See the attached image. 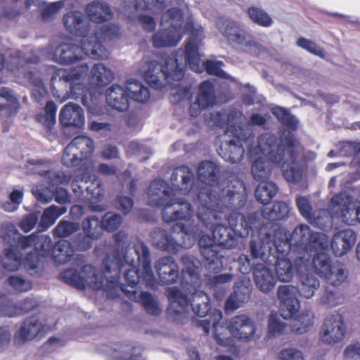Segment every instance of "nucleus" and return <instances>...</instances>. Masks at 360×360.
<instances>
[{
	"mask_svg": "<svg viewBox=\"0 0 360 360\" xmlns=\"http://www.w3.org/2000/svg\"><path fill=\"white\" fill-rule=\"evenodd\" d=\"M127 235L119 231L114 235L115 249L112 259L107 256L103 264V272H100L91 264H86L80 271L74 269H68L60 274V278L65 283L79 289L85 290L87 287L96 290L104 288L108 298L119 297L122 292L131 301L141 304L145 311L151 315H158L161 310L153 295L148 292L127 290L124 285L120 283V276L123 269L126 268L124 277L127 285L131 288L140 283L148 287L155 280L151 267L150 251L143 242L134 245V252L137 257L139 266L136 261L129 256L130 244L127 241Z\"/></svg>",
	"mask_w": 360,
	"mask_h": 360,
	"instance_id": "nucleus-1",
	"label": "nucleus"
},
{
	"mask_svg": "<svg viewBox=\"0 0 360 360\" xmlns=\"http://www.w3.org/2000/svg\"><path fill=\"white\" fill-rule=\"evenodd\" d=\"M274 234L266 233L259 240L252 239L249 244L252 259L275 266L280 281L288 282L293 277V265L290 259L304 257L309 258L312 252H323L327 248L323 234L314 232L310 227L302 224L295 228L291 235L281 226H274Z\"/></svg>",
	"mask_w": 360,
	"mask_h": 360,
	"instance_id": "nucleus-2",
	"label": "nucleus"
},
{
	"mask_svg": "<svg viewBox=\"0 0 360 360\" xmlns=\"http://www.w3.org/2000/svg\"><path fill=\"white\" fill-rule=\"evenodd\" d=\"M222 194V198H217L209 188L202 191L197 217L202 226L212 231L219 246L231 249L237 245L238 237L248 236L257 226V216L252 213L246 217L240 212L247 202L246 192L226 188Z\"/></svg>",
	"mask_w": 360,
	"mask_h": 360,
	"instance_id": "nucleus-3",
	"label": "nucleus"
},
{
	"mask_svg": "<svg viewBox=\"0 0 360 360\" xmlns=\"http://www.w3.org/2000/svg\"><path fill=\"white\" fill-rule=\"evenodd\" d=\"M258 148L262 153H267L268 158L259 155L250 157L251 172L257 181L267 179L272 171L273 164L281 169L284 179L290 184L299 183L303 175V169L298 159L302 148L295 135L290 131L283 132L278 139L274 134H264L258 139Z\"/></svg>",
	"mask_w": 360,
	"mask_h": 360,
	"instance_id": "nucleus-4",
	"label": "nucleus"
},
{
	"mask_svg": "<svg viewBox=\"0 0 360 360\" xmlns=\"http://www.w3.org/2000/svg\"><path fill=\"white\" fill-rule=\"evenodd\" d=\"M148 205L163 207L162 218L165 223H174L171 231L193 236L198 231L193 217L191 204L184 199L176 198L173 189L163 180L152 181L148 188Z\"/></svg>",
	"mask_w": 360,
	"mask_h": 360,
	"instance_id": "nucleus-5",
	"label": "nucleus"
},
{
	"mask_svg": "<svg viewBox=\"0 0 360 360\" xmlns=\"http://www.w3.org/2000/svg\"><path fill=\"white\" fill-rule=\"evenodd\" d=\"M66 30L75 37H81L80 46L71 43L60 44L55 56L63 64H72L83 59V54L96 59L107 56V50L98 40V36H89L90 22L85 20L79 11H70L63 16Z\"/></svg>",
	"mask_w": 360,
	"mask_h": 360,
	"instance_id": "nucleus-6",
	"label": "nucleus"
},
{
	"mask_svg": "<svg viewBox=\"0 0 360 360\" xmlns=\"http://www.w3.org/2000/svg\"><path fill=\"white\" fill-rule=\"evenodd\" d=\"M309 258L299 257L295 261L293 274L298 276L300 283L297 286L291 285H280L277 290V296L281 301V315L285 319L295 317L300 309V302L297 294L309 299L314 295V290L320 285L317 277L308 271Z\"/></svg>",
	"mask_w": 360,
	"mask_h": 360,
	"instance_id": "nucleus-7",
	"label": "nucleus"
},
{
	"mask_svg": "<svg viewBox=\"0 0 360 360\" xmlns=\"http://www.w3.org/2000/svg\"><path fill=\"white\" fill-rule=\"evenodd\" d=\"M89 72V67L86 63H82L70 69H56L50 82L53 97L61 102L69 98L72 99L80 98L82 103L86 107H89L90 104L87 98L89 89L84 83Z\"/></svg>",
	"mask_w": 360,
	"mask_h": 360,
	"instance_id": "nucleus-8",
	"label": "nucleus"
},
{
	"mask_svg": "<svg viewBox=\"0 0 360 360\" xmlns=\"http://www.w3.org/2000/svg\"><path fill=\"white\" fill-rule=\"evenodd\" d=\"M219 320L212 323L214 338L218 345L228 346L231 342V338L225 335L227 330L231 335L243 341H248L255 337L256 326L255 322L247 315L240 314L231 319L228 327L226 328L219 324V320L222 318L221 311L218 314Z\"/></svg>",
	"mask_w": 360,
	"mask_h": 360,
	"instance_id": "nucleus-9",
	"label": "nucleus"
},
{
	"mask_svg": "<svg viewBox=\"0 0 360 360\" xmlns=\"http://www.w3.org/2000/svg\"><path fill=\"white\" fill-rule=\"evenodd\" d=\"M184 68L179 67L176 58L168 57L162 65L157 60L148 61L143 71V77L149 86L155 89H161L164 84L160 79L167 83L180 81L184 76Z\"/></svg>",
	"mask_w": 360,
	"mask_h": 360,
	"instance_id": "nucleus-10",
	"label": "nucleus"
},
{
	"mask_svg": "<svg viewBox=\"0 0 360 360\" xmlns=\"http://www.w3.org/2000/svg\"><path fill=\"white\" fill-rule=\"evenodd\" d=\"M219 167L213 162L204 160L200 163L198 168V176L199 180L202 181L205 186L199 191L198 194V200L200 193L205 188H209L212 195L214 197L216 196L217 198H222V195H224L222 191L226 188H229V190L236 189L238 192H246L243 182L237 179L228 181L226 186L222 188L217 187L218 191H216L214 188L219 184Z\"/></svg>",
	"mask_w": 360,
	"mask_h": 360,
	"instance_id": "nucleus-11",
	"label": "nucleus"
},
{
	"mask_svg": "<svg viewBox=\"0 0 360 360\" xmlns=\"http://www.w3.org/2000/svg\"><path fill=\"white\" fill-rule=\"evenodd\" d=\"M202 32V30L199 29L192 30L191 36L185 44V61L193 72L200 73L204 68L208 75L221 76L223 72L221 69V62L207 60L202 63V66L200 65L198 44Z\"/></svg>",
	"mask_w": 360,
	"mask_h": 360,
	"instance_id": "nucleus-12",
	"label": "nucleus"
},
{
	"mask_svg": "<svg viewBox=\"0 0 360 360\" xmlns=\"http://www.w3.org/2000/svg\"><path fill=\"white\" fill-rule=\"evenodd\" d=\"M220 33L232 46L252 48L257 45L252 34L243 28L238 22L230 18H221L217 22Z\"/></svg>",
	"mask_w": 360,
	"mask_h": 360,
	"instance_id": "nucleus-13",
	"label": "nucleus"
},
{
	"mask_svg": "<svg viewBox=\"0 0 360 360\" xmlns=\"http://www.w3.org/2000/svg\"><path fill=\"white\" fill-rule=\"evenodd\" d=\"M312 264L316 274L323 277L327 283L333 286L341 285L347 278L342 265L331 264L329 255L324 252L313 255Z\"/></svg>",
	"mask_w": 360,
	"mask_h": 360,
	"instance_id": "nucleus-14",
	"label": "nucleus"
},
{
	"mask_svg": "<svg viewBox=\"0 0 360 360\" xmlns=\"http://www.w3.org/2000/svg\"><path fill=\"white\" fill-rule=\"evenodd\" d=\"M92 177V167L84 169L83 173L76 176L71 181V188L75 195L80 197L86 193V197L90 200H99L103 197V188L100 181L95 179L89 186H84L80 183L87 184Z\"/></svg>",
	"mask_w": 360,
	"mask_h": 360,
	"instance_id": "nucleus-15",
	"label": "nucleus"
},
{
	"mask_svg": "<svg viewBox=\"0 0 360 360\" xmlns=\"http://www.w3.org/2000/svg\"><path fill=\"white\" fill-rule=\"evenodd\" d=\"M346 333L344 319L339 313L327 316L321 327L319 335L322 342L333 345L340 342Z\"/></svg>",
	"mask_w": 360,
	"mask_h": 360,
	"instance_id": "nucleus-16",
	"label": "nucleus"
},
{
	"mask_svg": "<svg viewBox=\"0 0 360 360\" xmlns=\"http://www.w3.org/2000/svg\"><path fill=\"white\" fill-rule=\"evenodd\" d=\"M198 245L202 256L205 261V267L210 273L217 274L222 269L221 259L223 256L218 250V245L214 236L207 234L202 235L199 240Z\"/></svg>",
	"mask_w": 360,
	"mask_h": 360,
	"instance_id": "nucleus-17",
	"label": "nucleus"
},
{
	"mask_svg": "<svg viewBox=\"0 0 360 360\" xmlns=\"http://www.w3.org/2000/svg\"><path fill=\"white\" fill-rule=\"evenodd\" d=\"M331 203L338 207L336 211L340 213L342 221L348 225L360 223V206L354 209L352 198L346 193H340L333 196Z\"/></svg>",
	"mask_w": 360,
	"mask_h": 360,
	"instance_id": "nucleus-18",
	"label": "nucleus"
},
{
	"mask_svg": "<svg viewBox=\"0 0 360 360\" xmlns=\"http://www.w3.org/2000/svg\"><path fill=\"white\" fill-rule=\"evenodd\" d=\"M181 262L183 266L181 274V285L188 290H190L188 286L195 290L201 283L200 261L193 255H185L181 257Z\"/></svg>",
	"mask_w": 360,
	"mask_h": 360,
	"instance_id": "nucleus-19",
	"label": "nucleus"
},
{
	"mask_svg": "<svg viewBox=\"0 0 360 360\" xmlns=\"http://www.w3.org/2000/svg\"><path fill=\"white\" fill-rule=\"evenodd\" d=\"M216 102L214 84L208 81H203L199 85V92L196 101L189 107L191 117H197L204 109L212 107Z\"/></svg>",
	"mask_w": 360,
	"mask_h": 360,
	"instance_id": "nucleus-20",
	"label": "nucleus"
},
{
	"mask_svg": "<svg viewBox=\"0 0 360 360\" xmlns=\"http://www.w3.org/2000/svg\"><path fill=\"white\" fill-rule=\"evenodd\" d=\"M37 307V302L32 297H26L18 305L13 303L8 297L0 292V316H18L32 311Z\"/></svg>",
	"mask_w": 360,
	"mask_h": 360,
	"instance_id": "nucleus-21",
	"label": "nucleus"
},
{
	"mask_svg": "<svg viewBox=\"0 0 360 360\" xmlns=\"http://www.w3.org/2000/svg\"><path fill=\"white\" fill-rule=\"evenodd\" d=\"M59 122L63 127L82 129L85 123L84 110L78 104L68 103L59 112Z\"/></svg>",
	"mask_w": 360,
	"mask_h": 360,
	"instance_id": "nucleus-22",
	"label": "nucleus"
},
{
	"mask_svg": "<svg viewBox=\"0 0 360 360\" xmlns=\"http://www.w3.org/2000/svg\"><path fill=\"white\" fill-rule=\"evenodd\" d=\"M252 285L250 282L238 281L235 283L233 292L227 298L224 309L226 311H233L242 304L248 302L251 297Z\"/></svg>",
	"mask_w": 360,
	"mask_h": 360,
	"instance_id": "nucleus-23",
	"label": "nucleus"
},
{
	"mask_svg": "<svg viewBox=\"0 0 360 360\" xmlns=\"http://www.w3.org/2000/svg\"><path fill=\"white\" fill-rule=\"evenodd\" d=\"M356 241V233L351 229H347L334 234L330 247L336 257H342L352 248Z\"/></svg>",
	"mask_w": 360,
	"mask_h": 360,
	"instance_id": "nucleus-24",
	"label": "nucleus"
},
{
	"mask_svg": "<svg viewBox=\"0 0 360 360\" xmlns=\"http://www.w3.org/2000/svg\"><path fill=\"white\" fill-rule=\"evenodd\" d=\"M155 269L160 281L165 285L175 283L179 277V266L174 258L168 256L159 259Z\"/></svg>",
	"mask_w": 360,
	"mask_h": 360,
	"instance_id": "nucleus-25",
	"label": "nucleus"
},
{
	"mask_svg": "<svg viewBox=\"0 0 360 360\" xmlns=\"http://www.w3.org/2000/svg\"><path fill=\"white\" fill-rule=\"evenodd\" d=\"M181 39L180 25H171L168 28L161 29L153 34L152 43L155 48L174 46Z\"/></svg>",
	"mask_w": 360,
	"mask_h": 360,
	"instance_id": "nucleus-26",
	"label": "nucleus"
},
{
	"mask_svg": "<svg viewBox=\"0 0 360 360\" xmlns=\"http://www.w3.org/2000/svg\"><path fill=\"white\" fill-rule=\"evenodd\" d=\"M219 155L231 163L241 162L245 155V149L240 137L235 136L229 141L223 142L219 149Z\"/></svg>",
	"mask_w": 360,
	"mask_h": 360,
	"instance_id": "nucleus-27",
	"label": "nucleus"
},
{
	"mask_svg": "<svg viewBox=\"0 0 360 360\" xmlns=\"http://www.w3.org/2000/svg\"><path fill=\"white\" fill-rule=\"evenodd\" d=\"M106 103L120 112H124L129 107V95L125 89L118 84L112 85L106 91Z\"/></svg>",
	"mask_w": 360,
	"mask_h": 360,
	"instance_id": "nucleus-28",
	"label": "nucleus"
},
{
	"mask_svg": "<svg viewBox=\"0 0 360 360\" xmlns=\"http://www.w3.org/2000/svg\"><path fill=\"white\" fill-rule=\"evenodd\" d=\"M254 281L258 289L263 292L271 291L276 285V278L271 270L263 264H256L253 271Z\"/></svg>",
	"mask_w": 360,
	"mask_h": 360,
	"instance_id": "nucleus-29",
	"label": "nucleus"
},
{
	"mask_svg": "<svg viewBox=\"0 0 360 360\" xmlns=\"http://www.w3.org/2000/svg\"><path fill=\"white\" fill-rule=\"evenodd\" d=\"M85 11L89 20L97 24L108 21L113 16L110 6L103 2L93 1L86 6Z\"/></svg>",
	"mask_w": 360,
	"mask_h": 360,
	"instance_id": "nucleus-30",
	"label": "nucleus"
},
{
	"mask_svg": "<svg viewBox=\"0 0 360 360\" xmlns=\"http://www.w3.org/2000/svg\"><path fill=\"white\" fill-rule=\"evenodd\" d=\"M290 212V208L287 203L282 201L275 202L271 208L264 207L262 210V217L272 222L271 229L272 231H269L274 234V229L275 225L279 226L275 223L276 221L283 220L288 217Z\"/></svg>",
	"mask_w": 360,
	"mask_h": 360,
	"instance_id": "nucleus-31",
	"label": "nucleus"
},
{
	"mask_svg": "<svg viewBox=\"0 0 360 360\" xmlns=\"http://www.w3.org/2000/svg\"><path fill=\"white\" fill-rule=\"evenodd\" d=\"M153 243L158 249L172 253L178 252L179 248V245L172 235L160 228L154 231Z\"/></svg>",
	"mask_w": 360,
	"mask_h": 360,
	"instance_id": "nucleus-32",
	"label": "nucleus"
},
{
	"mask_svg": "<svg viewBox=\"0 0 360 360\" xmlns=\"http://www.w3.org/2000/svg\"><path fill=\"white\" fill-rule=\"evenodd\" d=\"M189 305L195 314L205 317L211 309L209 296L202 290H195L189 299Z\"/></svg>",
	"mask_w": 360,
	"mask_h": 360,
	"instance_id": "nucleus-33",
	"label": "nucleus"
},
{
	"mask_svg": "<svg viewBox=\"0 0 360 360\" xmlns=\"http://www.w3.org/2000/svg\"><path fill=\"white\" fill-rule=\"evenodd\" d=\"M42 328L41 323L37 317H30L23 321L18 330V337L23 342L31 340L40 334Z\"/></svg>",
	"mask_w": 360,
	"mask_h": 360,
	"instance_id": "nucleus-34",
	"label": "nucleus"
},
{
	"mask_svg": "<svg viewBox=\"0 0 360 360\" xmlns=\"http://www.w3.org/2000/svg\"><path fill=\"white\" fill-rule=\"evenodd\" d=\"M75 255L72 244L66 240H60L55 243L52 249V256L55 262L63 264L71 260Z\"/></svg>",
	"mask_w": 360,
	"mask_h": 360,
	"instance_id": "nucleus-35",
	"label": "nucleus"
},
{
	"mask_svg": "<svg viewBox=\"0 0 360 360\" xmlns=\"http://www.w3.org/2000/svg\"><path fill=\"white\" fill-rule=\"evenodd\" d=\"M70 143L82 161L91 158L94 151V143L91 138L83 135L77 136Z\"/></svg>",
	"mask_w": 360,
	"mask_h": 360,
	"instance_id": "nucleus-36",
	"label": "nucleus"
},
{
	"mask_svg": "<svg viewBox=\"0 0 360 360\" xmlns=\"http://www.w3.org/2000/svg\"><path fill=\"white\" fill-rule=\"evenodd\" d=\"M58 107L53 101H47L44 108V113L39 112L35 115V120L41 124L47 131H51L56 122Z\"/></svg>",
	"mask_w": 360,
	"mask_h": 360,
	"instance_id": "nucleus-37",
	"label": "nucleus"
},
{
	"mask_svg": "<svg viewBox=\"0 0 360 360\" xmlns=\"http://www.w3.org/2000/svg\"><path fill=\"white\" fill-rule=\"evenodd\" d=\"M0 97L5 98L10 103V104L0 103V112L5 111V116L7 117L16 115L20 108V103L17 97L13 94V91L8 87H1Z\"/></svg>",
	"mask_w": 360,
	"mask_h": 360,
	"instance_id": "nucleus-38",
	"label": "nucleus"
},
{
	"mask_svg": "<svg viewBox=\"0 0 360 360\" xmlns=\"http://www.w3.org/2000/svg\"><path fill=\"white\" fill-rule=\"evenodd\" d=\"M260 181L255 189V195L258 202L266 205L276 195L278 188L277 185L272 181L265 180Z\"/></svg>",
	"mask_w": 360,
	"mask_h": 360,
	"instance_id": "nucleus-39",
	"label": "nucleus"
},
{
	"mask_svg": "<svg viewBox=\"0 0 360 360\" xmlns=\"http://www.w3.org/2000/svg\"><path fill=\"white\" fill-rule=\"evenodd\" d=\"M67 212V209L65 207H58L56 205H51L46 208L41 217V219L39 222V229L41 231L47 230L51 226H52L58 218Z\"/></svg>",
	"mask_w": 360,
	"mask_h": 360,
	"instance_id": "nucleus-40",
	"label": "nucleus"
},
{
	"mask_svg": "<svg viewBox=\"0 0 360 360\" xmlns=\"http://www.w3.org/2000/svg\"><path fill=\"white\" fill-rule=\"evenodd\" d=\"M125 90L129 95V98L139 103H146L150 96L148 89L136 80L129 81Z\"/></svg>",
	"mask_w": 360,
	"mask_h": 360,
	"instance_id": "nucleus-41",
	"label": "nucleus"
},
{
	"mask_svg": "<svg viewBox=\"0 0 360 360\" xmlns=\"http://www.w3.org/2000/svg\"><path fill=\"white\" fill-rule=\"evenodd\" d=\"M179 177L181 179V189L185 190L186 193H190L194 185V174L192 170L186 165L177 167L172 174V179L176 181Z\"/></svg>",
	"mask_w": 360,
	"mask_h": 360,
	"instance_id": "nucleus-42",
	"label": "nucleus"
},
{
	"mask_svg": "<svg viewBox=\"0 0 360 360\" xmlns=\"http://www.w3.org/2000/svg\"><path fill=\"white\" fill-rule=\"evenodd\" d=\"M90 74L91 80L98 86H106L114 78V73L101 63L94 65Z\"/></svg>",
	"mask_w": 360,
	"mask_h": 360,
	"instance_id": "nucleus-43",
	"label": "nucleus"
},
{
	"mask_svg": "<svg viewBox=\"0 0 360 360\" xmlns=\"http://www.w3.org/2000/svg\"><path fill=\"white\" fill-rule=\"evenodd\" d=\"M82 226L85 236L91 239H98L103 233L102 221L96 216L84 219Z\"/></svg>",
	"mask_w": 360,
	"mask_h": 360,
	"instance_id": "nucleus-44",
	"label": "nucleus"
},
{
	"mask_svg": "<svg viewBox=\"0 0 360 360\" xmlns=\"http://www.w3.org/2000/svg\"><path fill=\"white\" fill-rule=\"evenodd\" d=\"M23 77L34 85L32 91L33 101L38 103H41L48 94V91L44 86L43 81L41 79L34 78V73L30 70L25 71L23 72Z\"/></svg>",
	"mask_w": 360,
	"mask_h": 360,
	"instance_id": "nucleus-45",
	"label": "nucleus"
},
{
	"mask_svg": "<svg viewBox=\"0 0 360 360\" xmlns=\"http://www.w3.org/2000/svg\"><path fill=\"white\" fill-rule=\"evenodd\" d=\"M0 264L5 270L15 271L21 266L20 255L12 248H6L0 259Z\"/></svg>",
	"mask_w": 360,
	"mask_h": 360,
	"instance_id": "nucleus-46",
	"label": "nucleus"
},
{
	"mask_svg": "<svg viewBox=\"0 0 360 360\" xmlns=\"http://www.w3.org/2000/svg\"><path fill=\"white\" fill-rule=\"evenodd\" d=\"M120 30L119 26L114 24H111L109 26H102L95 29L93 32H91V28L90 27L89 36H98V40L105 48L103 42L107 39L111 40L118 38L120 35Z\"/></svg>",
	"mask_w": 360,
	"mask_h": 360,
	"instance_id": "nucleus-47",
	"label": "nucleus"
},
{
	"mask_svg": "<svg viewBox=\"0 0 360 360\" xmlns=\"http://www.w3.org/2000/svg\"><path fill=\"white\" fill-rule=\"evenodd\" d=\"M247 14L254 23L263 27H269L274 22L271 17L265 11L256 6L248 8Z\"/></svg>",
	"mask_w": 360,
	"mask_h": 360,
	"instance_id": "nucleus-48",
	"label": "nucleus"
},
{
	"mask_svg": "<svg viewBox=\"0 0 360 360\" xmlns=\"http://www.w3.org/2000/svg\"><path fill=\"white\" fill-rule=\"evenodd\" d=\"M79 229V225L77 222L62 219L53 229L52 233L55 238H63L70 236Z\"/></svg>",
	"mask_w": 360,
	"mask_h": 360,
	"instance_id": "nucleus-49",
	"label": "nucleus"
},
{
	"mask_svg": "<svg viewBox=\"0 0 360 360\" xmlns=\"http://www.w3.org/2000/svg\"><path fill=\"white\" fill-rule=\"evenodd\" d=\"M314 324V316L311 312L302 313L292 322V330L296 334H303Z\"/></svg>",
	"mask_w": 360,
	"mask_h": 360,
	"instance_id": "nucleus-50",
	"label": "nucleus"
},
{
	"mask_svg": "<svg viewBox=\"0 0 360 360\" xmlns=\"http://www.w3.org/2000/svg\"><path fill=\"white\" fill-rule=\"evenodd\" d=\"M272 114L284 126L295 129L297 127V121L294 116L290 113V111L285 108L276 106L271 110Z\"/></svg>",
	"mask_w": 360,
	"mask_h": 360,
	"instance_id": "nucleus-51",
	"label": "nucleus"
},
{
	"mask_svg": "<svg viewBox=\"0 0 360 360\" xmlns=\"http://www.w3.org/2000/svg\"><path fill=\"white\" fill-rule=\"evenodd\" d=\"M165 294L172 304H178L185 311L189 306V299L177 287L168 288Z\"/></svg>",
	"mask_w": 360,
	"mask_h": 360,
	"instance_id": "nucleus-52",
	"label": "nucleus"
},
{
	"mask_svg": "<svg viewBox=\"0 0 360 360\" xmlns=\"http://www.w3.org/2000/svg\"><path fill=\"white\" fill-rule=\"evenodd\" d=\"M101 221L103 230L113 232L121 226L123 218L119 214L108 212L103 216Z\"/></svg>",
	"mask_w": 360,
	"mask_h": 360,
	"instance_id": "nucleus-53",
	"label": "nucleus"
},
{
	"mask_svg": "<svg viewBox=\"0 0 360 360\" xmlns=\"http://www.w3.org/2000/svg\"><path fill=\"white\" fill-rule=\"evenodd\" d=\"M61 161L65 166L68 167L77 166L82 162L70 143L64 149Z\"/></svg>",
	"mask_w": 360,
	"mask_h": 360,
	"instance_id": "nucleus-54",
	"label": "nucleus"
},
{
	"mask_svg": "<svg viewBox=\"0 0 360 360\" xmlns=\"http://www.w3.org/2000/svg\"><path fill=\"white\" fill-rule=\"evenodd\" d=\"M297 45L308 52L314 54L321 58H325L326 54L324 50L319 46L314 41L304 37H300L297 42Z\"/></svg>",
	"mask_w": 360,
	"mask_h": 360,
	"instance_id": "nucleus-55",
	"label": "nucleus"
},
{
	"mask_svg": "<svg viewBox=\"0 0 360 360\" xmlns=\"http://www.w3.org/2000/svg\"><path fill=\"white\" fill-rule=\"evenodd\" d=\"M338 155L352 157L360 153V143L354 141H342L338 146Z\"/></svg>",
	"mask_w": 360,
	"mask_h": 360,
	"instance_id": "nucleus-56",
	"label": "nucleus"
},
{
	"mask_svg": "<svg viewBox=\"0 0 360 360\" xmlns=\"http://www.w3.org/2000/svg\"><path fill=\"white\" fill-rule=\"evenodd\" d=\"M285 324L283 323L276 313H271L269 316L268 333L270 337H275L281 335L284 330Z\"/></svg>",
	"mask_w": 360,
	"mask_h": 360,
	"instance_id": "nucleus-57",
	"label": "nucleus"
},
{
	"mask_svg": "<svg viewBox=\"0 0 360 360\" xmlns=\"http://www.w3.org/2000/svg\"><path fill=\"white\" fill-rule=\"evenodd\" d=\"M53 247L52 240L49 236H39V239L35 243L34 250L41 257H46L50 251H52Z\"/></svg>",
	"mask_w": 360,
	"mask_h": 360,
	"instance_id": "nucleus-58",
	"label": "nucleus"
},
{
	"mask_svg": "<svg viewBox=\"0 0 360 360\" xmlns=\"http://www.w3.org/2000/svg\"><path fill=\"white\" fill-rule=\"evenodd\" d=\"M8 284L19 292H27L32 289V283L20 276H11L8 278Z\"/></svg>",
	"mask_w": 360,
	"mask_h": 360,
	"instance_id": "nucleus-59",
	"label": "nucleus"
},
{
	"mask_svg": "<svg viewBox=\"0 0 360 360\" xmlns=\"http://www.w3.org/2000/svg\"><path fill=\"white\" fill-rule=\"evenodd\" d=\"M296 205L300 214L307 220L313 219L312 207L307 198L299 196L296 198Z\"/></svg>",
	"mask_w": 360,
	"mask_h": 360,
	"instance_id": "nucleus-60",
	"label": "nucleus"
},
{
	"mask_svg": "<svg viewBox=\"0 0 360 360\" xmlns=\"http://www.w3.org/2000/svg\"><path fill=\"white\" fill-rule=\"evenodd\" d=\"M39 221L37 212L25 214L20 220L18 226L24 232L27 233L32 230Z\"/></svg>",
	"mask_w": 360,
	"mask_h": 360,
	"instance_id": "nucleus-61",
	"label": "nucleus"
},
{
	"mask_svg": "<svg viewBox=\"0 0 360 360\" xmlns=\"http://www.w3.org/2000/svg\"><path fill=\"white\" fill-rule=\"evenodd\" d=\"M63 6L64 3L63 1H55L47 4L41 12L43 20H46L51 19L57 14Z\"/></svg>",
	"mask_w": 360,
	"mask_h": 360,
	"instance_id": "nucleus-62",
	"label": "nucleus"
},
{
	"mask_svg": "<svg viewBox=\"0 0 360 360\" xmlns=\"http://www.w3.org/2000/svg\"><path fill=\"white\" fill-rule=\"evenodd\" d=\"M23 193L20 191L13 190L10 195L11 202H6L4 204V209L8 212H13L18 209L19 205L22 202Z\"/></svg>",
	"mask_w": 360,
	"mask_h": 360,
	"instance_id": "nucleus-63",
	"label": "nucleus"
},
{
	"mask_svg": "<svg viewBox=\"0 0 360 360\" xmlns=\"http://www.w3.org/2000/svg\"><path fill=\"white\" fill-rule=\"evenodd\" d=\"M278 360H304L302 353L293 348L282 349L278 354Z\"/></svg>",
	"mask_w": 360,
	"mask_h": 360,
	"instance_id": "nucleus-64",
	"label": "nucleus"
}]
</instances>
